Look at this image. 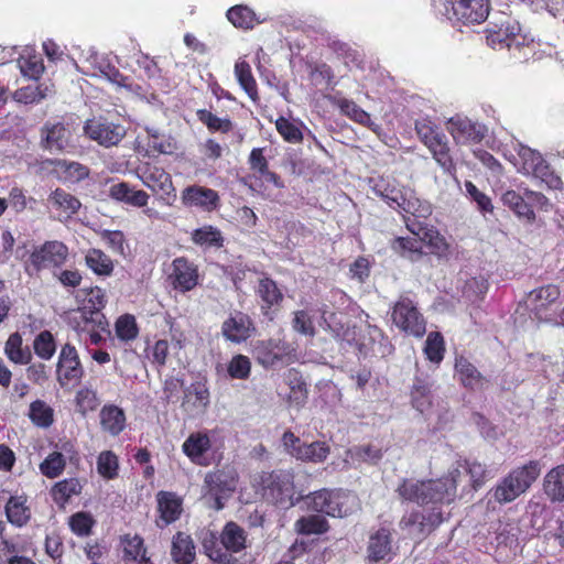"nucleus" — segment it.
<instances>
[{
	"mask_svg": "<svg viewBox=\"0 0 564 564\" xmlns=\"http://www.w3.org/2000/svg\"><path fill=\"white\" fill-rule=\"evenodd\" d=\"M83 375V368L77 355H59L57 377L62 386L77 381Z\"/></svg>",
	"mask_w": 564,
	"mask_h": 564,
	"instance_id": "nucleus-34",
	"label": "nucleus"
},
{
	"mask_svg": "<svg viewBox=\"0 0 564 564\" xmlns=\"http://www.w3.org/2000/svg\"><path fill=\"white\" fill-rule=\"evenodd\" d=\"M84 131L90 140L106 148L117 145L124 137V130L121 126L100 119L87 120Z\"/></svg>",
	"mask_w": 564,
	"mask_h": 564,
	"instance_id": "nucleus-18",
	"label": "nucleus"
},
{
	"mask_svg": "<svg viewBox=\"0 0 564 564\" xmlns=\"http://www.w3.org/2000/svg\"><path fill=\"white\" fill-rule=\"evenodd\" d=\"M518 171L524 175H531L539 178L549 188L561 189L563 182L555 174L543 155L528 145L520 144L518 149Z\"/></svg>",
	"mask_w": 564,
	"mask_h": 564,
	"instance_id": "nucleus-7",
	"label": "nucleus"
},
{
	"mask_svg": "<svg viewBox=\"0 0 564 564\" xmlns=\"http://www.w3.org/2000/svg\"><path fill=\"white\" fill-rule=\"evenodd\" d=\"M463 475L459 467L449 470L448 475L429 481L404 480L398 488L401 498L421 505L451 502L456 496V487Z\"/></svg>",
	"mask_w": 564,
	"mask_h": 564,
	"instance_id": "nucleus-2",
	"label": "nucleus"
},
{
	"mask_svg": "<svg viewBox=\"0 0 564 564\" xmlns=\"http://www.w3.org/2000/svg\"><path fill=\"white\" fill-rule=\"evenodd\" d=\"M86 265L99 276H110L113 273L115 264L112 259L102 250L90 248L85 254Z\"/></svg>",
	"mask_w": 564,
	"mask_h": 564,
	"instance_id": "nucleus-36",
	"label": "nucleus"
},
{
	"mask_svg": "<svg viewBox=\"0 0 564 564\" xmlns=\"http://www.w3.org/2000/svg\"><path fill=\"white\" fill-rule=\"evenodd\" d=\"M106 304L107 297L105 290L99 286H93L86 290L82 310L84 314L93 316L94 314L100 313Z\"/></svg>",
	"mask_w": 564,
	"mask_h": 564,
	"instance_id": "nucleus-46",
	"label": "nucleus"
},
{
	"mask_svg": "<svg viewBox=\"0 0 564 564\" xmlns=\"http://www.w3.org/2000/svg\"><path fill=\"white\" fill-rule=\"evenodd\" d=\"M76 404L78 411L85 414L88 411L95 410L99 404V400L93 390L82 389L77 392Z\"/></svg>",
	"mask_w": 564,
	"mask_h": 564,
	"instance_id": "nucleus-62",
	"label": "nucleus"
},
{
	"mask_svg": "<svg viewBox=\"0 0 564 564\" xmlns=\"http://www.w3.org/2000/svg\"><path fill=\"white\" fill-rule=\"evenodd\" d=\"M465 188L470 199L475 202L482 213H491L494 209L491 199L485 193L480 192L471 181L465 182Z\"/></svg>",
	"mask_w": 564,
	"mask_h": 564,
	"instance_id": "nucleus-58",
	"label": "nucleus"
},
{
	"mask_svg": "<svg viewBox=\"0 0 564 564\" xmlns=\"http://www.w3.org/2000/svg\"><path fill=\"white\" fill-rule=\"evenodd\" d=\"M191 240L202 249H221L225 238L221 230L213 225H204L191 234Z\"/></svg>",
	"mask_w": 564,
	"mask_h": 564,
	"instance_id": "nucleus-27",
	"label": "nucleus"
},
{
	"mask_svg": "<svg viewBox=\"0 0 564 564\" xmlns=\"http://www.w3.org/2000/svg\"><path fill=\"white\" fill-rule=\"evenodd\" d=\"M306 499L310 500V507L312 510L338 518L348 516L356 501L354 496L339 491H329L327 489L307 495Z\"/></svg>",
	"mask_w": 564,
	"mask_h": 564,
	"instance_id": "nucleus-11",
	"label": "nucleus"
},
{
	"mask_svg": "<svg viewBox=\"0 0 564 564\" xmlns=\"http://www.w3.org/2000/svg\"><path fill=\"white\" fill-rule=\"evenodd\" d=\"M256 333V326L249 314L235 310L221 324V335L234 344H243Z\"/></svg>",
	"mask_w": 564,
	"mask_h": 564,
	"instance_id": "nucleus-15",
	"label": "nucleus"
},
{
	"mask_svg": "<svg viewBox=\"0 0 564 564\" xmlns=\"http://www.w3.org/2000/svg\"><path fill=\"white\" fill-rule=\"evenodd\" d=\"M70 137L65 123L46 121L41 129V145L51 152H63L69 145Z\"/></svg>",
	"mask_w": 564,
	"mask_h": 564,
	"instance_id": "nucleus-23",
	"label": "nucleus"
},
{
	"mask_svg": "<svg viewBox=\"0 0 564 564\" xmlns=\"http://www.w3.org/2000/svg\"><path fill=\"white\" fill-rule=\"evenodd\" d=\"M220 542L229 552H240L247 546V532L235 522H228L220 534Z\"/></svg>",
	"mask_w": 564,
	"mask_h": 564,
	"instance_id": "nucleus-35",
	"label": "nucleus"
},
{
	"mask_svg": "<svg viewBox=\"0 0 564 564\" xmlns=\"http://www.w3.org/2000/svg\"><path fill=\"white\" fill-rule=\"evenodd\" d=\"M292 325L297 333L310 337L315 335L313 319L308 312L305 310H300L294 313Z\"/></svg>",
	"mask_w": 564,
	"mask_h": 564,
	"instance_id": "nucleus-59",
	"label": "nucleus"
},
{
	"mask_svg": "<svg viewBox=\"0 0 564 564\" xmlns=\"http://www.w3.org/2000/svg\"><path fill=\"white\" fill-rule=\"evenodd\" d=\"M226 15L232 25L238 29L251 30L260 23L253 10L243 4L231 7Z\"/></svg>",
	"mask_w": 564,
	"mask_h": 564,
	"instance_id": "nucleus-41",
	"label": "nucleus"
},
{
	"mask_svg": "<svg viewBox=\"0 0 564 564\" xmlns=\"http://www.w3.org/2000/svg\"><path fill=\"white\" fill-rule=\"evenodd\" d=\"M489 0H455L452 2L453 18L465 25L480 24L489 15Z\"/></svg>",
	"mask_w": 564,
	"mask_h": 564,
	"instance_id": "nucleus-17",
	"label": "nucleus"
},
{
	"mask_svg": "<svg viewBox=\"0 0 564 564\" xmlns=\"http://www.w3.org/2000/svg\"><path fill=\"white\" fill-rule=\"evenodd\" d=\"M68 258L67 246L58 240H48L36 247L25 261V272L32 276L42 270L61 268Z\"/></svg>",
	"mask_w": 564,
	"mask_h": 564,
	"instance_id": "nucleus-9",
	"label": "nucleus"
},
{
	"mask_svg": "<svg viewBox=\"0 0 564 564\" xmlns=\"http://www.w3.org/2000/svg\"><path fill=\"white\" fill-rule=\"evenodd\" d=\"M181 199L186 207H196L203 212H214L220 206L217 191L202 185H189L182 191Z\"/></svg>",
	"mask_w": 564,
	"mask_h": 564,
	"instance_id": "nucleus-19",
	"label": "nucleus"
},
{
	"mask_svg": "<svg viewBox=\"0 0 564 564\" xmlns=\"http://www.w3.org/2000/svg\"><path fill=\"white\" fill-rule=\"evenodd\" d=\"M93 524V518L85 512H77L69 519L70 529L79 535H88Z\"/></svg>",
	"mask_w": 564,
	"mask_h": 564,
	"instance_id": "nucleus-63",
	"label": "nucleus"
},
{
	"mask_svg": "<svg viewBox=\"0 0 564 564\" xmlns=\"http://www.w3.org/2000/svg\"><path fill=\"white\" fill-rule=\"evenodd\" d=\"M415 131L420 141L429 149L443 172L455 176L457 167L451 154L449 142L444 131L434 122L425 119L415 122Z\"/></svg>",
	"mask_w": 564,
	"mask_h": 564,
	"instance_id": "nucleus-3",
	"label": "nucleus"
},
{
	"mask_svg": "<svg viewBox=\"0 0 564 564\" xmlns=\"http://www.w3.org/2000/svg\"><path fill=\"white\" fill-rule=\"evenodd\" d=\"M98 473L107 479H113L118 475V458L110 452H101L97 459Z\"/></svg>",
	"mask_w": 564,
	"mask_h": 564,
	"instance_id": "nucleus-54",
	"label": "nucleus"
},
{
	"mask_svg": "<svg viewBox=\"0 0 564 564\" xmlns=\"http://www.w3.org/2000/svg\"><path fill=\"white\" fill-rule=\"evenodd\" d=\"M182 409L191 416H198L206 412L209 405V390L203 382H194L183 391Z\"/></svg>",
	"mask_w": 564,
	"mask_h": 564,
	"instance_id": "nucleus-22",
	"label": "nucleus"
},
{
	"mask_svg": "<svg viewBox=\"0 0 564 564\" xmlns=\"http://www.w3.org/2000/svg\"><path fill=\"white\" fill-rule=\"evenodd\" d=\"M295 530L300 534H321L328 530V524L323 516L314 514L302 517L295 522Z\"/></svg>",
	"mask_w": 564,
	"mask_h": 564,
	"instance_id": "nucleus-48",
	"label": "nucleus"
},
{
	"mask_svg": "<svg viewBox=\"0 0 564 564\" xmlns=\"http://www.w3.org/2000/svg\"><path fill=\"white\" fill-rule=\"evenodd\" d=\"M100 238L113 253L126 256L128 245L121 230L105 229L100 232Z\"/></svg>",
	"mask_w": 564,
	"mask_h": 564,
	"instance_id": "nucleus-53",
	"label": "nucleus"
},
{
	"mask_svg": "<svg viewBox=\"0 0 564 564\" xmlns=\"http://www.w3.org/2000/svg\"><path fill=\"white\" fill-rule=\"evenodd\" d=\"M82 492V485L78 479L69 478L56 482L52 490V497L57 503L67 502L73 496H77Z\"/></svg>",
	"mask_w": 564,
	"mask_h": 564,
	"instance_id": "nucleus-45",
	"label": "nucleus"
},
{
	"mask_svg": "<svg viewBox=\"0 0 564 564\" xmlns=\"http://www.w3.org/2000/svg\"><path fill=\"white\" fill-rule=\"evenodd\" d=\"M329 452V446L325 442H313L311 444L304 443L300 452L296 453V459L322 463L327 458Z\"/></svg>",
	"mask_w": 564,
	"mask_h": 564,
	"instance_id": "nucleus-47",
	"label": "nucleus"
},
{
	"mask_svg": "<svg viewBox=\"0 0 564 564\" xmlns=\"http://www.w3.org/2000/svg\"><path fill=\"white\" fill-rule=\"evenodd\" d=\"M373 192L390 208L402 215L405 225L406 220H412L410 216L427 219L432 215L433 207L429 200L422 199L415 189L399 183L393 177H380L373 186Z\"/></svg>",
	"mask_w": 564,
	"mask_h": 564,
	"instance_id": "nucleus-1",
	"label": "nucleus"
},
{
	"mask_svg": "<svg viewBox=\"0 0 564 564\" xmlns=\"http://www.w3.org/2000/svg\"><path fill=\"white\" fill-rule=\"evenodd\" d=\"M65 458L62 453H51L40 465L41 473L48 477L55 478L62 474L65 468Z\"/></svg>",
	"mask_w": 564,
	"mask_h": 564,
	"instance_id": "nucleus-52",
	"label": "nucleus"
},
{
	"mask_svg": "<svg viewBox=\"0 0 564 564\" xmlns=\"http://www.w3.org/2000/svg\"><path fill=\"white\" fill-rule=\"evenodd\" d=\"M24 497H11L6 505V513L9 522L22 527L30 519V510L25 506Z\"/></svg>",
	"mask_w": 564,
	"mask_h": 564,
	"instance_id": "nucleus-44",
	"label": "nucleus"
},
{
	"mask_svg": "<svg viewBox=\"0 0 564 564\" xmlns=\"http://www.w3.org/2000/svg\"><path fill=\"white\" fill-rule=\"evenodd\" d=\"M286 383L290 392L286 394L291 405L300 408L307 399L306 384L295 370H289L286 375Z\"/></svg>",
	"mask_w": 564,
	"mask_h": 564,
	"instance_id": "nucleus-43",
	"label": "nucleus"
},
{
	"mask_svg": "<svg viewBox=\"0 0 564 564\" xmlns=\"http://www.w3.org/2000/svg\"><path fill=\"white\" fill-rule=\"evenodd\" d=\"M115 333L122 341H130L137 338L139 327L135 317L131 314L119 316L115 323Z\"/></svg>",
	"mask_w": 564,
	"mask_h": 564,
	"instance_id": "nucleus-49",
	"label": "nucleus"
},
{
	"mask_svg": "<svg viewBox=\"0 0 564 564\" xmlns=\"http://www.w3.org/2000/svg\"><path fill=\"white\" fill-rule=\"evenodd\" d=\"M171 555L177 564H191L195 558V545L192 538L184 532L173 536Z\"/></svg>",
	"mask_w": 564,
	"mask_h": 564,
	"instance_id": "nucleus-33",
	"label": "nucleus"
},
{
	"mask_svg": "<svg viewBox=\"0 0 564 564\" xmlns=\"http://www.w3.org/2000/svg\"><path fill=\"white\" fill-rule=\"evenodd\" d=\"M236 484V473L232 469H218L205 476V485L212 495L231 492Z\"/></svg>",
	"mask_w": 564,
	"mask_h": 564,
	"instance_id": "nucleus-26",
	"label": "nucleus"
},
{
	"mask_svg": "<svg viewBox=\"0 0 564 564\" xmlns=\"http://www.w3.org/2000/svg\"><path fill=\"white\" fill-rule=\"evenodd\" d=\"M250 372V361L245 355H236L228 365V373L236 379H246Z\"/></svg>",
	"mask_w": 564,
	"mask_h": 564,
	"instance_id": "nucleus-61",
	"label": "nucleus"
},
{
	"mask_svg": "<svg viewBox=\"0 0 564 564\" xmlns=\"http://www.w3.org/2000/svg\"><path fill=\"white\" fill-rule=\"evenodd\" d=\"M170 283L175 291L186 293L194 290L199 280L198 267L186 257H177L172 261Z\"/></svg>",
	"mask_w": 564,
	"mask_h": 564,
	"instance_id": "nucleus-16",
	"label": "nucleus"
},
{
	"mask_svg": "<svg viewBox=\"0 0 564 564\" xmlns=\"http://www.w3.org/2000/svg\"><path fill=\"white\" fill-rule=\"evenodd\" d=\"M100 424L104 431L116 436L124 429V412L116 405H106L100 411Z\"/></svg>",
	"mask_w": 564,
	"mask_h": 564,
	"instance_id": "nucleus-38",
	"label": "nucleus"
},
{
	"mask_svg": "<svg viewBox=\"0 0 564 564\" xmlns=\"http://www.w3.org/2000/svg\"><path fill=\"white\" fill-rule=\"evenodd\" d=\"M561 290L555 284H546L530 291L527 307L539 322H553L558 313Z\"/></svg>",
	"mask_w": 564,
	"mask_h": 564,
	"instance_id": "nucleus-8",
	"label": "nucleus"
},
{
	"mask_svg": "<svg viewBox=\"0 0 564 564\" xmlns=\"http://www.w3.org/2000/svg\"><path fill=\"white\" fill-rule=\"evenodd\" d=\"M256 294L261 300L262 314L272 319L284 299L278 283L270 276L264 275L258 281Z\"/></svg>",
	"mask_w": 564,
	"mask_h": 564,
	"instance_id": "nucleus-21",
	"label": "nucleus"
},
{
	"mask_svg": "<svg viewBox=\"0 0 564 564\" xmlns=\"http://www.w3.org/2000/svg\"><path fill=\"white\" fill-rule=\"evenodd\" d=\"M391 552V535L386 529L378 530L370 536L368 545V557L378 562L383 560Z\"/></svg>",
	"mask_w": 564,
	"mask_h": 564,
	"instance_id": "nucleus-40",
	"label": "nucleus"
},
{
	"mask_svg": "<svg viewBox=\"0 0 564 564\" xmlns=\"http://www.w3.org/2000/svg\"><path fill=\"white\" fill-rule=\"evenodd\" d=\"M18 62L21 73L31 79H39L44 72L43 61L37 55L21 56Z\"/></svg>",
	"mask_w": 564,
	"mask_h": 564,
	"instance_id": "nucleus-55",
	"label": "nucleus"
},
{
	"mask_svg": "<svg viewBox=\"0 0 564 564\" xmlns=\"http://www.w3.org/2000/svg\"><path fill=\"white\" fill-rule=\"evenodd\" d=\"M234 73L239 86L248 95V97L253 102L259 101L260 97L258 84L252 74L250 64L246 59L239 58L235 63Z\"/></svg>",
	"mask_w": 564,
	"mask_h": 564,
	"instance_id": "nucleus-29",
	"label": "nucleus"
},
{
	"mask_svg": "<svg viewBox=\"0 0 564 564\" xmlns=\"http://www.w3.org/2000/svg\"><path fill=\"white\" fill-rule=\"evenodd\" d=\"M443 521V514L433 508L426 514L413 512L401 520L403 528H411L413 533L425 535L431 533Z\"/></svg>",
	"mask_w": 564,
	"mask_h": 564,
	"instance_id": "nucleus-24",
	"label": "nucleus"
},
{
	"mask_svg": "<svg viewBox=\"0 0 564 564\" xmlns=\"http://www.w3.org/2000/svg\"><path fill=\"white\" fill-rule=\"evenodd\" d=\"M391 318L401 330L408 334L416 337L425 334V319L409 297H400L392 308Z\"/></svg>",
	"mask_w": 564,
	"mask_h": 564,
	"instance_id": "nucleus-12",
	"label": "nucleus"
},
{
	"mask_svg": "<svg viewBox=\"0 0 564 564\" xmlns=\"http://www.w3.org/2000/svg\"><path fill=\"white\" fill-rule=\"evenodd\" d=\"M275 129L283 140L289 143L296 144L303 141V133L300 127L283 116L275 120Z\"/></svg>",
	"mask_w": 564,
	"mask_h": 564,
	"instance_id": "nucleus-50",
	"label": "nucleus"
},
{
	"mask_svg": "<svg viewBox=\"0 0 564 564\" xmlns=\"http://www.w3.org/2000/svg\"><path fill=\"white\" fill-rule=\"evenodd\" d=\"M446 128L456 144L480 143L488 132L484 123L460 115L449 118Z\"/></svg>",
	"mask_w": 564,
	"mask_h": 564,
	"instance_id": "nucleus-13",
	"label": "nucleus"
},
{
	"mask_svg": "<svg viewBox=\"0 0 564 564\" xmlns=\"http://www.w3.org/2000/svg\"><path fill=\"white\" fill-rule=\"evenodd\" d=\"M212 446L210 440L205 433H192L183 443V452L189 459L198 465H204V455Z\"/></svg>",
	"mask_w": 564,
	"mask_h": 564,
	"instance_id": "nucleus-31",
	"label": "nucleus"
},
{
	"mask_svg": "<svg viewBox=\"0 0 564 564\" xmlns=\"http://www.w3.org/2000/svg\"><path fill=\"white\" fill-rule=\"evenodd\" d=\"M486 43L494 50L519 48L525 43L519 22L508 14L494 18L485 30Z\"/></svg>",
	"mask_w": 564,
	"mask_h": 564,
	"instance_id": "nucleus-5",
	"label": "nucleus"
},
{
	"mask_svg": "<svg viewBox=\"0 0 564 564\" xmlns=\"http://www.w3.org/2000/svg\"><path fill=\"white\" fill-rule=\"evenodd\" d=\"M541 473L540 465L531 460L522 467L513 469L496 487L494 498L499 503H508L524 494Z\"/></svg>",
	"mask_w": 564,
	"mask_h": 564,
	"instance_id": "nucleus-4",
	"label": "nucleus"
},
{
	"mask_svg": "<svg viewBox=\"0 0 564 564\" xmlns=\"http://www.w3.org/2000/svg\"><path fill=\"white\" fill-rule=\"evenodd\" d=\"M455 369L464 387L471 390L485 389L487 384L486 378L463 355L456 359Z\"/></svg>",
	"mask_w": 564,
	"mask_h": 564,
	"instance_id": "nucleus-28",
	"label": "nucleus"
},
{
	"mask_svg": "<svg viewBox=\"0 0 564 564\" xmlns=\"http://www.w3.org/2000/svg\"><path fill=\"white\" fill-rule=\"evenodd\" d=\"M503 205L508 206L519 217L533 221L535 219L534 210L530 203H528L519 193L513 189L507 191L502 195Z\"/></svg>",
	"mask_w": 564,
	"mask_h": 564,
	"instance_id": "nucleus-42",
	"label": "nucleus"
},
{
	"mask_svg": "<svg viewBox=\"0 0 564 564\" xmlns=\"http://www.w3.org/2000/svg\"><path fill=\"white\" fill-rule=\"evenodd\" d=\"M43 167L51 172L63 183H78L89 176V167L76 162L64 159H46L43 161Z\"/></svg>",
	"mask_w": 564,
	"mask_h": 564,
	"instance_id": "nucleus-20",
	"label": "nucleus"
},
{
	"mask_svg": "<svg viewBox=\"0 0 564 564\" xmlns=\"http://www.w3.org/2000/svg\"><path fill=\"white\" fill-rule=\"evenodd\" d=\"M412 404L421 413H424L431 406L430 388L424 381H417L413 386Z\"/></svg>",
	"mask_w": 564,
	"mask_h": 564,
	"instance_id": "nucleus-57",
	"label": "nucleus"
},
{
	"mask_svg": "<svg viewBox=\"0 0 564 564\" xmlns=\"http://www.w3.org/2000/svg\"><path fill=\"white\" fill-rule=\"evenodd\" d=\"M45 89L42 86H26L17 89L13 93V99L20 104H34L40 102L46 97Z\"/></svg>",
	"mask_w": 564,
	"mask_h": 564,
	"instance_id": "nucleus-56",
	"label": "nucleus"
},
{
	"mask_svg": "<svg viewBox=\"0 0 564 564\" xmlns=\"http://www.w3.org/2000/svg\"><path fill=\"white\" fill-rule=\"evenodd\" d=\"M349 453L354 459L370 464L378 463L382 457L381 449L375 448L371 445L355 447Z\"/></svg>",
	"mask_w": 564,
	"mask_h": 564,
	"instance_id": "nucleus-60",
	"label": "nucleus"
},
{
	"mask_svg": "<svg viewBox=\"0 0 564 564\" xmlns=\"http://www.w3.org/2000/svg\"><path fill=\"white\" fill-rule=\"evenodd\" d=\"M158 505L164 524L174 522L182 512V501L172 492L160 491L158 494Z\"/></svg>",
	"mask_w": 564,
	"mask_h": 564,
	"instance_id": "nucleus-37",
	"label": "nucleus"
},
{
	"mask_svg": "<svg viewBox=\"0 0 564 564\" xmlns=\"http://www.w3.org/2000/svg\"><path fill=\"white\" fill-rule=\"evenodd\" d=\"M197 120L203 123L207 130L212 133H223L227 134L231 132L235 128L232 120L229 116L218 117L207 109H197L196 110Z\"/></svg>",
	"mask_w": 564,
	"mask_h": 564,
	"instance_id": "nucleus-39",
	"label": "nucleus"
},
{
	"mask_svg": "<svg viewBox=\"0 0 564 564\" xmlns=\"http://www.w3.org/2000/svg\"><path fill=\"white\" fill-rule=\"evenodd\" d=\"M390 248L395 254L411 262L421 260L425 254L420 239L414 237H395L390 241Z\"/></svg>",
	"mask_w": 564,
	"mask_h": 564,
	"instance_id": "nucleus-30",
	"label": "nucleus"
},
{
	"mask_svg": "<svg viewBox=\"0 0 564 564\" xmlns=\"http://www.w3.org/2000/svg\"><path fill=\"white\" fill-rule=\"evenodd\" d=\"M29 416L34 424L41 427H47L53 423V410L40 400L31 403Z\"/></svg>",
	"mask_w": 564,
	"mask_h": 564,
	"instance_id": "nucleus-51",
	"label": "nucleus"
},
{
	"mask_svg": "<svg viewBox=\"0 0 564 564\" xmlns=\"http://www.w3.org/2000/svg\"><path fill=\"white\" fill-rule=\"evenodd\" d=\"M137 176L159 199L171 204L176 198L172 176L154 162H143L137 167Z\"/></svg>",
	"mask_w": 564,
	"mask_h": 564,
	"instance_id": "nucleus-10",
	"label": "nucleus"
},
{
	"mask_svg": "<svg viewBox=\"0 0 564 564\" xmlns=\"http://www.w3.org/2000/svg\"><path fill=\"white\" fill-rule=\"evenodd\" d=\"M250 170L261 176L269 169V162L264 155V148H253L248 158Z\"/></svg>",
	"mask_w": 564,
	"mask_h": 564,
	"instance_id": "nucleus-64",
	"label": "nucleus"
},
{
	"mask_svg": "<svg viewBox=\"0 0 564 564\" xmlns=\"http://www.w3.org/2000/svg\"><path fill=\"white\" fill-rule=\"evenodd\" d=\"M405 227L438 259L447 258L451 254V245L436 227L420 220H406Z\"/></svg>",
	"mask_w": 564,
	"mask_h": 564,
	"instance_id": "nucleus-14",
	"label": "nucleus"
},
{
	"mask_svg": "<svg viewBox=\"0 0 564 564\" xmlns=\"http://www.w3.org/2000/svg\"><path fill=\"white\" fill-rule=\"evenodd\" d=\"M543 489L553 502H564V464L553 467L543 479Z\"/></svg>",
	"mask_w": 564,
	"mask_h": 564,
	"instance_id": "nucleus-32",
	"label": "nucleus"
},
{
	"mask_svg": "<svg viewBox=\"0 0 564 564\" xmlns=\"http://www.w3.org/2000/svg\"><path fill=\"white\" fill-rule=\"evenodd\" d=\"M264 500L283 509L294 505V475L291 470H273L261 476Z\"/></svg>",
	"mask_w": 564,
	"mask_h": 564,
	"instance_id": "nucleus-6",
	"label": "nucleus"
},
{
	"mask_svg": "<svg viewBox=\"0 0 564 564\" xmlns=\"http://www.w3.org/2000/svg\"><path fill=\"white\" fill-rule=\"evenodd\" d=\"M51 206L59 213V219L68 220L78 213L80 200L73 194L57 187L48 196Z\"/></svg>",
	"mask_w": 564,
	"mask_h": 564,
	"instance_id": "nucleus-25",
	"label": "nucleus"
}]
</instances>
